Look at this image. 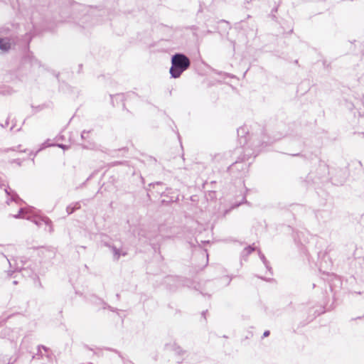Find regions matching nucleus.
Here are the masks:
<instances>
[{"label": "nucleus", "mask_w": 364, "mask_h": 364, "mask_svg": "<svg viewBox=\"0 0 364 364\" xmlns=\"http://www.w3.org/2000/svg\"><path fill=\"white\" fill-rule=\"evenodd\" d=\"M170 73L173 77H178L190 66V60L183 54H176L171 59Z\"/></svg>", "instance_id": "1"}, {"label": "nucleus", "mask_w": 364, "mask_h": 364, "mask_svg": "<svg viewBox=\"0 0 364 364\" xmlns=\"http://www.w3.org/2000/svg\"><path fill=\"white\" fill-rule=\"evenodd\" d=\"M10 48V43L4 39L0 38V49L8 50Z\"/></svg>", "instance_id": "2"}, {"label": "nucleus", "mask_w": 364, "mask_h": 364, "mask_svg": "<svg viewBox=\"0 0 364 364\" xmlns=\"http://www.w3.org/2000/svg\"><path fill=\"white\" fill-rule=\"evenodd\" d=\"M269 335V331H265V332L264 333V336H268Z\"/></svg>", "instance_id": "3"}]
</instances>
